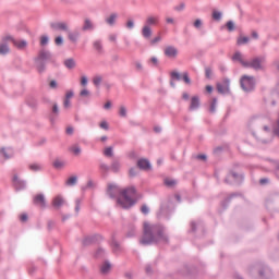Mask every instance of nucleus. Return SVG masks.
Instances as JSON below:
<instances>
[{
    "label": "nucleus",
    "mask_w": 279,
    "mask_h": 279,
    "mask_svg": "<svg viewBox=\"0 0 279 279\" xmlns=\"http://www.w3.org/2000/svg\"><path fill=\"white\" fill-rule=\"evenodd\" d=\"M143 230L144 234L141 239L142 245H150V243L167 241V235H165V230L160 225H151L149 222H144Z\"/></svg>",
    "instance_id": "1"
},
{
    "label": "nucleus",
    "mask_w": 279,
    "mask_h": 279,
    "mask_svg": "<svg viewBox=\"0 0 279 279\" xmlns=\"http://www.w3.org/2000/svg\"><path fill=\"white\" fill-rule=\"evenodd\" d=\"M108 195H110V197L119 195L118 204L121 208H132V205L135 204L134 197L136 196V190L129 187L121 191L117 185L110 184L108 186Z\"/></svg>",
    "instance_id": "2"
},
{
    "label": "nucleus",
    "mask_w": 279,
    "mask_h": 279,
    "mask_svg": "<svg viewBox=\"0 0 279 279\" xmlns=\"http://www.w3.org/2000/svg\"><path fill=\"white\" fill-rule=\"evenodd\" d=\"M254 76L244 75L241 78V86L246 93L254 89Z\"/></svg>",
    "instance_id": "3"
},
{
    "label": "nucleus",
    "mask_w": 279,
    "mask_h": 279,
    "mask_svg": "<svg viewBox=\"0 0 279 279\" xmlns=\"http://www.w3.org/2000/svg\"><path fill=\"white\" fill-rule=\"evenodd\" d=\"M247 69H254L255 71H260L263 69V64H265V58L257 57L254 58L251 62L247 61Z\"/></svg>",
    "instance_id": "4"
},
{
    "label": "nucleus",
    "mask_w": 279,
    "mask_h": 279,
    "mask_svg": "<svg viewBox=\"0 0 279 279\" xmlns=\"http://www.w3.org/2000/svg\"><path fill=\"white\" fill-rule=\"evenodd\" d=\"M217 90L221 95H226L227 93H230V81L225 80L222 83H218Z\"/></svg>",
    "instance_id": "5"
},
{
    "label": "nucleus",
    "mask_w": 279,
    "mask_h": 279,
    "mask_svg": "<svg viewBox=\"0 0 279 279\" xmlns=\"http://www.w3.org/2000/svg\"><path fill=\"white\" fill-rule=\"evenodd\" d=\"M158 23H160V17L158 15H148L146 17V22L145 25L147 27H156V25H158Z\"/></svg>",
    "instance_id": "6"
},
{
    "label": "nucleus",
    "mask_w": 279,
    "mask_h": 279,
    "mask_svg": "<svg viewBox=\"0 0 279 279\" xmlns=\"http://www.w3.org/2000/svg\"><path fill=\"white\" fill-rule=\"evenodd\" d=\"M33 202L35 206H38L39 208H45L47 206V203L45 201V195L43 194H37L34 196Z\"/></svg>",
    "instance_id": "7"
},
{
    "label": "nucleus",
    "mask_w": 279,
    "mask_h": 279,
    "mask_svg": "<svg viewBox=\"0 0 279 279\" xmlns=\"http://www.w3.org/2000/svg\"><path fill=\"white\" fill-rule=\"evenodd\" d=\"M233 62H240V64L242 66H244V69H247L248 64L247 61H245V59H243V53L236 51L233 57H232Z\"/></svg>",
    "instance_id": "8"
},
{
    "label": "nucleus",
    "mask_w": 279,
    "mask_h": 279,
    "mask_svg": "<svg viewBox=\"0 0 279 279\" xmlns=\"http://www.w3.org/2000/svg\"><path fill=\"white\" fill-rule=\"evenodd\" d=\"M165 56L167 58H177L178 57V48L173 46H167L163 50Z\"/></svg>",
    "instance_id": "9"
},
{
    "label": "nucleus",
    "mask_w": 279,
    "mask_h": 279,
    "mask_svg": "<svg viewBox=\"0 0 279 279\" xmlns=\"http://www.w3.org/2000/svg\"><path fill=\"white\" fill-rule=\"evenodd\" d=\"M50 26L52 27V29L61 31V32H68L69 29V25H66V23L64 22L52 23Z\"/></svg>",
    "instance_id": "10"
},
{
    "label": "nucleus",
    "mask_w": 279,
    "mask_h": 279,
    "mask_svg": "<svg viewBox=\"0 0 279 279\" xmlns=\"http://www.w3.org/2000/svg\"><path fill=\"white\" fill-rule=\"evenodd\" d=\"M137 167H140L144 171H149V169H151V163H149V160L147 159H140L137 161Z\"/></svg>",
    "instance_id": "11"
},
{
    "label": "nucleus",
    "mask_w": 279,
    "mask_h": 279,
    "mask_svg": "<svg viewBox=\"0 0 279 279\" xmlns=\"http://www.w3.org/2000/svg\"><path fill=\"white\" fill-rule=\"evenodd\" d=\"M52 206L53 208H60L61 206H64V198L61 195L56 196L52 199Z\"/></svg>",
    "instance_id": "12"
},
{
    "label": "nucleus",
    "mask_w": 279,
    "mask_h": 279,
    "mask_svg": "<svg viewBox=\"0 0 279 279\" xmlns=\"http://www.w3.org/2000/svg\"><path fill=\"white\" fill-rule=\"evenodd\" d=\"M10 40L12 41L14 47H16V49H25V47H27V41L25 40H16L13 38H10Z\"/></svg>",
    "instance_id": "13"
},
{
    "label": "nucleus",
    "mask_w": 279,
    "mask_h": 279,
    "mask_svg": "<svg viewBox=\"0 0 279 279\" xmlns=\"http://www.w3.org/2000/svg\"><path fill=\"white\" fill-rule=\"evenodd\" d=\"M199 108V97L194 96L191 98L190 110H197Z\"/></svg>",
    "instance_id": "14"
},
{
    "label": "nucleus",
    "mask_w": 279,
    "mask_h": 279,
    "mask_svg": "<svg viewBox=\"0 0 279 279\" xmlns=\"http://www.w3.org/2000/svg\"><path fill=\"white\" fill-rule=\"evenodd\" d=\"M142 36H144V38H151V27L144 25L142 28Z\"/></svg>",
    "instance_id": "15"
},
{
    "label": "nucleus",
    "mask_w": 279,
    "mask_h": 279,
    "mask_svg": "<svg viewBox=\"0 0 279 279\" xmlns=\"http://www.w3.org/2000/svg\"><path fill=\"white\" fill-rule=\"evenodd\" d=\"M66 186H75V184H77V177L73 175L70 177L66 181H65Z\"/></svg>",
    "instance_id": "16"
},
{
    "label": "nucleus",
    "mask_w": 279,
    "mask_h": 279,
    "mask_svg": "<svg viewBox=\"0 0 279 279\" xmlns=\"http://www.w3.org/2000/svg\"><path fill=\"white\" fill-rule=\"evenodd\" d=\"M68 38L69 40H71V43H77V38H80V33H69Z\"/></svg>",
    "instance_id": "17"
},
{
    "label": "nucleus",
    "mask_w": 279,
    "mask_h": 279,
    "mask_svg": "<svg viewBox=\"0 0 279 279\" xmlns=\"http://www.w3.org/2000/svg\"><path fill=\"white\" fill-rule=\"evenodd\" d=\"M88 29H93V22H90L88 19H85L83 32H88Z\"/></svg>",
    "instance_id": "18"
},
{
    "label": "nucleus",
    "mask_w": 279,
    "mask_h": 279,
    "mask_svg": "<svg viewBox=\"0 0 279 279\" xmlns=\"http://www.w3.org/2000/svg\"><path fill=\"white\" fill-rule=\"evenodd\" d=\"M118 16L119 15L117 13H112L109 17H107L106 23H108V25H114V21H117Z\"/></svg>",
    "instance_id": "19"
},
{
    "label": "nucleus",
    "mask_w": 279,
    "mask_h": 279,
    "mask_svg": "<svg viewBox=\"0 0 279 279\" xmlns=\"http://www.w3.org/2000/svg\"><path fill=\"white\" fill-rule=\"evenodd\" d=\"M70 151L73 154V156H80V154H82V148H80L77 145H74L70 148Z\"/></svg>",
    "instance_id": "20"
},
{
    "label": "nucleus",
    "mask_w": 279,
    "mask_h": 279,
    "mask_svg": "<svg viewBox=\"0 0 279 279\" xmlns=\"http://www.w3.org/2000/svg\"><path fill=\"white\" fill-rule=\"evenodd\" d=\"M64 65L66 66V69H75V60L66 59L64 61Z\"/></svg>",
    "instance_id": "21"
},
{
    "label": "nucleus",
    "mask_w": 279,
    "mask_h": 279,
    "mask_svg": "<svg viewBox=\"0 0 279 279\" xmlns=\"http://www.w3.org/2000/svg\"><path fill=\"white\" fill-rule=\"evenodd\" d=\"M5 53H10V47H8L5 44H2L0 45V54L5 56Z\"/></svg>",
    "instance_id": "22"
},
{
    "label": "nucleus",
    "mask_w": 279,
    "mask_h": 279,
    "mask_svg": "<svg viewBox=\"0 0 279 279\" xmlns=\"http://www.w3.org/2000/svg\"><path fill=\"white\" fill-rule=\"evenodd\" d=\"M236 43L238 45H247V43H250V37L240 36Z\"/></svg>",
    "instance_id": "23"
},
{
    "label": "nucleus",
    "mask_w": 279,
    "mask_h": 279,
    "mask_svg": "<svg viewBox=\"0 0 279 279\" xmlns=\"http://www.w3.org/2000/svg\"><path fill=\"white\" fill-rule=\"evenodd\" d=\"M51 58V54L47 51H41L39 53V60H49Z\"/></svg>",
    "instance_id": "24"
},
{
    "label": "nucleus",
    "mask_w": 279,
    "mask_h": 279,
    "mask_svg": "<svg viewBox=\"0 0 279 279\" xmlns=\"http://www.w3.org/2000/svg\"><path fill=\"white\" fill-rule=\"evenodd\" d=\"M29 169L31 171H40L43 169V166L39 163H31Z\"/></svg>",
    "instance_id": "25"
},
{
    "label": "nucleus",
    "mask_w": 279,
    "mask_h": 279,
    "mask_svg": "<svg viewBox=\"0 0 279 279\" xmlns=\"http://www.w3.org/2000/svg\"><path fill=\"white\" fill-rule=\"evenodd\" d=\"M101 274H108L110 271V264L105 263L100 268Z\"/></svg>",
    "instance_id": "26"
},
{
    "label": "nucleus",
    "mask_w": 279,
    "mask_h": 279,
    "mask_svg": "<svg viewBox=\"0 0 279 279\" xmlns=\"http://www.w3.org/2000/svg\"><path fill=\"white\" fill-rule=\"evenodd\" d=\"M166 186H175V180L173 179H166L165 180Z\"/></svg>",
    "instance_id": "27"
},
{
    "label": "nucleus",
    "mask_w": 279,
    "mask_h": 279,
    "mask_svg": "<svg viewBox=\"0 0 279 279\" xmlns=\"http://www.w3.org/2000/svg\"><path fill=\"white\" fill-rule=\"evenodd\" d=\"M120 117H128V109L125 107L121 106L119 110Z\"/></svg>",
    "instance_id": "28"
},
{
    "label": "nucleus",
    "mask_w": 279,
    "mask_h": 279,
    "mask_svg": "<svg viewBox=\"0 0 279 279\" xmlns=\"http://www.w3.org/2000/svg\"><path fill=\"white\" fill-rule=\"evenodd\" d=\"M213 19H214L215 21H221V12L214 11V12H213Z\"/></svg>",
    "instance_id": "29"
},
{
    "label": "nucleus",
    "mask_w": 279,
    "mask_h": 279,
    "mask_svg": "<svg viewBox=\"0 0 279 279\" xmlns=\"http://www.w3.org/2000/svg\"><path fill=\"white\" fill-rule=\"evenodd\" d=\"M53 167H56V169H62V167H64V163H63V161L56 160L53 162Z\"/></svg>",
    "instance_id": "30"
},
{
    "label": "nucleus",
    "mask_w": 279,
    "mask_h": 279,
    "mask_svg": "<svg viewBox=\"0 0 279 279\" xmlns=\"http://www.w3.org/2000/svg\"><path fill=\"white\" fill-rule=\"evenodd\" d=\"M104 155L107 157H111L112 156V147L105 148Z\"/></svg>",
    "instance_id": "31"
},
{
    "label": "nucleus",
    "mask_w": 279,
    "mask_h": 279,
    "mask_svg": "<svg viewBox=\"0 0 279 279\" xmlns=\"http://www.w3.org/2000/svg\"><path fill=\"white\" fill-rule=\"evenodd\" d=\"M227 28L229 29V32H234V22H227Z\"/></svg>",
    "instance_id": "32"
},
{
    "label": "nucleus",
    "mask_w": 279,
    "mask_h": 279,
    "mask_svg": "<svg viewBox=\"0 0 279 279\" xmlns=\"http://www.w3.org/2000/svg\"><path fill=\"white\" fill-rule=\"evenodd\" d=\"M93 82L95 86H99V84H101V76H95Z\"/></svg>",
    "instance_id": "33"
},
{
    "label": "nucleus",
    "mask_w": 279,
    "mask_h": 279,
    "mask_svg": "<svg viewBox=\"0 0 279 279\" xmlns=\"http://www.w3.org/2000/svg\"><path fill=\"white\" fill-rule=\"evenodd\" d=\"M80 95L81 97H88L90 95V92H88V89H82Z\"/></svg>",
    "instance_id": "34"
},
{
    "label": "nucleus",
    "mask_w": 279,
    "mask_h": 279,
    "mask_svg": "<svg viewBox=\"0 0 279 279\" xmlns=\"http://www.w3.org/2000/svg\"><path fill=\"white\" fill-rule=\"evenodd\" d=\"M183 81L185 84H191V78L189 77V73H183Z\"/></svg>",
    "instance_id": "35"
},
{
    "label": "nucleus",
    "mask_w": 279,
    "mask_h": 279,
    "mask_svg": "<svg viewBox=\"0 0 279 279\" xmlns=\"http://www.w3.org/2000/svg\"><path fill=\"white\" fill-rule=\"evenodd\" d=\"M47 43H49V37L43 36L40 39V45L45 46V45H47Z\"/></svg>",
    "instance_id": "36"
},
{
    "label": "nucleus",
    "mask_w": 279,
    "mask_h": 279,
    "mask_svg": "<svg viewBox=\"0 0 279 279\" xmlns=\"http://www.w3.org/2000/svg\"><path fill=\"white\" fill-rule=\"evenodd\" d=\"M121 167V165H119V162H113L111 166L112 171H119V168Z\"/></svg>",
    "instance_id": "37"
},
{
    "label": "nucleus",
    "mask_w": 279,
    "mask_h": 279,
    "mask_svg": "<svg viewBox=\"0 0 279 279\" xmlns=\"http://www.w3.org/2000/svg\"><path fill=\"white\" fill-rule=\"evenodd\" d=\"M63 106H64V108H71V99L65 98L63 101Z\"/></svg>",
    "instance_id": "38"
},
{
    "label": "nucleus",
    "mask_w": 279,
    "mask_h": 279,
    "mask_svg": "<svg viewBox=\"0 0 279 279\" xmlns=\"http://www.w3.org/2000/svg\"><path fill=\"white\" fill-rule=\"evenodd\" d=\"M94 47L97 49V51H101V41H95Z\"/></svg>",
    "instance_id": "39"
},
{
    "label": "nucleus",
    "mask_w": 279,
    "mask_h": 279,
    "mask_svg": "<svg viewBox=\"0 0 279 279\" xmlns=\"http://www.w3.org/2000/svg\"><path fill=\"white\" fill-rule=\"evenodd\" d=\"M86 84H88V78L86 76H82L81 77V85L86 86Z\"/></svg>",
    "instance_id": "40"
},
{
    "label": "nucleus",
    "mask_w": 279,
    "mask_h": 279,
    "mask_svg": "<svg viewBox=\"0 0 279 279\" xmlns=\"http://www.w3.org/2000/svg\"><path fill=\"white\" fill-rule=\"evenodd\" d=\"M217 106V99L214 98L211 105H210V112H215V108Z\"/></svg>",
    "instance_id": "41"
},
{
    "label": "nucleus",
    "mask_w": 279,
    "mask_h": 279,
    "mask_svg": "<svg viewBox=\"0 0 279 279\" xmlns=\"http://www.w3.org/2000/svg\"><path fill=\"white\" fill-rule=\"evenodd\" d=\"M141 211H142L144 215H147V213H149V207H147V205H143L142 208H141Z\"/></svg>",
    "instance_id": "42"
},
{
    "label": "nucleus",
    "mask_w": 279,
    "mask_h": 279,
    "mask_svg": "<svg viewBox=\"0 0 279 279\" xmlns=\"http://www.w3.org/2000/svg\"><path fill=\"white\" fill-rule=\"evenodd\" d=\"M73 95H74L73 90L66 92L65 99H73Z\"/></svg>",
    "instance_id": "43"
},
{
    "label": "nucleus",
    "mask_w": 279,
    "mask_h": 279,
    "mask_svg": "<svg viewBox=\"0 0 279 279\" xmlns=\"http://www.w3.org/2000/svg\"><path fill=\"white\" fill-rule=\"evenodd\" d=\"M205 75L206 77H210V75H213V70H210V68H206Z\"/></svg>",
    "instance_id": "44"
},
{
    "label": "nucleus",
    "mask_w": 279,
    "mask_h": 279,
    "mask_svg": "<svg viewBox=\"0 0 279 279\" xmlns=\"http://www.w3.org/2000/svg\"><path fill=\"white\" fill-rule=\"evenodd\" d=\"M100 128L102 130H108V122H106V121L100 122Z\"/></svg>",
    "instance_id": "45"
},
{
    "label": "nucleus",
    "mask_w": 279,
    "mask_h": 279,
    "mask_svg": "<svg viewBox=\"0 0 279 279\" xmlns=\"http://www.w3.org/2000/svg\"><path fill=\"white\" fill-rule=\"evenodd\" d=\"M194 27H196V28L202 27V20H196V21L194 22Z\"/></svg>",
    "instance_id": "46"
},
{
    "label": "nucleus",
    "mask_w": 279,
    "mask_h": 279,
    "mask_svg": "<svg viewBox=\"0 0 279 279\" xmlns=\"http://www.w3.org/2000/svg\"><path fill=\"white\" fill-rule=\"evenodd\" d=\"M138 173V171L136 170V169H134V168H132L131 170H130V175H131V178H134V175H136Z\"/></svg>",
    "instance_id": "47"
},
{
    "label": "nucleus",
    "mask_w": 279,
    "mask_h": 279,
    "mask_svg": "<svg viewBox=\"0 0 279 279\" xmlns=\"http://www.w3.org/2000/svg\"><path fill=\"white\" fill-rule=\"evenodd\" d=\"M126 27H129V29H132V27H134V21L129 20L126 23Z\"/></svg>",
    "instance_id": "48"
},
{
    "label": "nucleus",
    "mask_w": 279,
    "mask_h": 279,
    "mask_svg": "<svg viewBox=\"0 0 279 279\" xmlns=\"http://www.w3.org/2000/svg\"><path fill=\"white\" fill-rule=\"evenodd\" d=\"M105 110H110V108H112V102L107 101L104 106Z\"/></svg>",
    "instance_id": "49"
},
{
    "label": "nucleus",
    "mask_w": 279,
    "mask_h": 279,
    "mask_svg": "<svg viewBox=\"0 0 279 279\" xmlns=\"http://www.w3.org/2000/svg\"><path fill=\"white\" fill-rule=\"evenodd\" d=\"M166 23L173 25V23H175V21L173 20V17H167Z\"/></svg>",
    "instance_id": "50"
},
{
    "label": "nucleus",
    "mask_w": 279,
    "mask_h": 279,
    "mask_svg": "<svg viewBox=\"0 0 279 279\" xmlns=\"http://www.w3.org/2000/svg\"><path fill=\"white\" fill-rule=\"evenodd\" d=\"M171 76L174 77L175 80H180V73L178 72H172Z\"/></svg>",
    "instance_id": "51"
},
{
    "label": "nucleus",
    "mask_w": 279,
    "mask_h": 279,
    "mask_svg": "<svg viewBox=\"0 0 279 279\" xmlns=\"http://www.w3.org/2000/svg\"><path fill=\"white\" fill-rule=\"evenodd\" d=\"M0 154H2V156L8 160V158H10V155H8V153H5V149H2L0 151Z\"/></svg>",
    "instance_id": "52"
},
{
    "label": "nucleus",
    "mask_w": 279,
    "mask_h": 279,
    "mask_svg": "<svg viewBox=\"0 0 279 279\" xmlns=\"http://www.w3.org/2000/svg\"><path fill=\"white\" fill-rule=\"evenodd\" d=\"M109 40H110L111 43H117V35H110V36H109Z\"/></svg>",
    "instance_id": "53"
},
{
    "label": "nucleus",
    "mask_w": 279,
    "mask_h": 279,
    "mask_svg": "<svg viewBox=\"0 0 279 279\" xmlns=\"http://www.w3.org/2000/svg\"><path fill=\"white\" fill-rule=\"evenodd\" d=\"M56 45H62V37H57L54 39Z\"/></svg>",
    "instance_id": "54"
},
{
    "label": "nucleus",
    "mask_w": 279,
    "mask_h": 279,
    "mask_svg": "<svg viewBox=\"0 0 279 279\" xmlns=\"http://www.w3.org/2000/svg\"><path fill=\"white\" fill-rule=\"evenodd\" d=\"M57 87H58V83L56 81H51L50 88H57Z\"/></svg>",
    "instance_id": "55"
},
{
    "label": "nucleus",
    "mask_w": 279,
    "mask_h": 279,
    "mask_svg": "<svg viewBox=\"0 0 279 279\" xmlns=\"http://www.w3.org/2000/svg\"><path fill=\"white\" fill-rule=\"evenodd\" d=\"M150 62L156 66L158 64V59L156 57H153L150 59Z\"/></svg>",
    "instance_id": "56"
},
{
    "label": "nucleus",
    "mask_w": 279,
    "mask_h": 279,
    "mask_svg": "<svg viewBox=\"0 0 279 279\" xmlns=\"http://www.w3.org/2000/svg\"><path fill=\"white\" fill-rule=\"evenodd\" d=\"M20 219H21V221H26L27 220V214H22L20 216Z\"/></svg>",
    "instance_id": "57"
},
{
    "label": "nucleus",
    "mask_w": 279,
    "mask_h": 279,
    "mask_svg": "<svg viewBox=\"0 0 279 279\" xmlns=\"http://www.w3.org/2000/svg\"><path fill=\"white\" fill-rule=\"evenodd\" d=\"M252 37L255 39V40H258V33L253 31L252 32Z\"/></svg>",
    "instance_id": "58"
},
{
    "label": "nucleus",
    "mask_w": 279,
    "mask_h": 279,
    "mask_svg": "<svg viewBox=\"0 0 279 279\" xmlns=\"http://www.w3.org/2000/svg\"><path fill=\"white\" fill-rule=\"evenodd\" d=\"M66 134H73V126H68L66 128Z\"/></svg>",
    "instance_id": "59"
},
{
    "label": "nucleus",
    "mask_w": 279,
    "mask_h": 279,
    "mask_svg": "<svg viewBox=\"0 0 279 279\" xmlns=\"http://www.w3.org/2000/svg\"><path fill=\"white\" fill-rule=\"evenodd\" d=\"M197 159H198V160H206V155H198V156H197Z\"/></svg>",
    "instance_id": "60"
},
{
    "label": "nucleus",
    "mask_w": 279,
    "mask_h": 279,
    "mask_svg": "<svg viewBox=\"0 0 279 279\" xmlns=\"http://www.w3.org/2000/svg\"><path fill=\"white\" fill-rule=\"evenodd\" d=\"M160 37H156L155 39L151 40V45H156V43H159Z\"/></svg>",
    "instance_id": "61"
},
{
    "label": "nucleus",
    "mask_w": 279,
    "mask_h": 279,
    "mask_svg": "<svg viewBox=\"0 0 279 279\" xmlns=\"http://www.w3.org/2000/svg\"><path fill=\"white\" fill-rule=\"evenodd\" d=\"M206 90H207V93H213V86L207 85V86H206Z\"/></svg>",
    "instance_id": "62"
},
{
    "label": "nucleus",
    "mask_w": 279,
    "mask_h": 279,
    "mask_svg": "<svg viewBox=\"0 0 279 279\" xmlns=\"http://www.w3.org/2000/svg\"><path fill=\"white\" fill-rule=\"evenodd\" d=\"M182 97H183V99L189 100V94L187 93H183Z\"/></svg>",
    "instance_id": "63"
},
{
    "label": "nucleus",
    "mask_w": 279,
    "mask_h": 279,
    "mask_svg": "<svg viewBox=\"0 0 279 279\" xmlns=\"http://www.w3.org/2000/svg\"><path fill=\"white\" fill-rule=\"evenodd\" d=\"M259 182H260V184H267L268 181H267V179H260Z\"/></svg>",
    "instance_id": "64"
}]
</instances>
